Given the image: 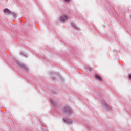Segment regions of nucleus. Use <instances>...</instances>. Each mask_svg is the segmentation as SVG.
Returning a JSON list of instances; mask_svg holds the SVG:
<instances>
[{
    "label": "nucleus",
    "mask_w": 131,
    "mask_h": 131,
    "mask_svg": "<svg viewBox=\"0 0 131 131\" xmlns=\"http://www.w3.org/2000/svg\"><path fill=\"white\" fill-rule=\"evenodd\" d=\"M68 16H66V15H64V16H62L60 17V21L61 22H64V21H66V20H68Z\"/></svg>",
    "instance_id": "obj_1"
},
{
    "label": "nucleus",
    "mask_w": 131,
    "mask_h": 131,
    "mask_svg": "<svg viewBox=\"0 0 131 131\" xmlns=\"http://www.w3.org/2000/svg\"><path fill=\"white\" fill-rule=\"evenodd\" d=\"M63 111L65 113H68L69 114L71 113V110L69 109L68 107H66L64 110Z\"/></svg>",
    "instance_id": "obj_2"
},
{
    "label": "nucleus",
    "mask_w": 131,
    "mask_h": 131,
    "mask_svg": "<svg viewBox=\"0 0 131 131\" xmlns=\"http://www.w3.org/2000/svg\"><path fill=\"white\" fill-rule=\"evenodd\" d=\"M95 78L97 80H99V81H102V77L101 76H99V75H96L95 76Z\"/></svg>",
    "instance_id": "obj_3"
},
{
    "label": "nucleus",
    "mask_w": 131,
    "mask_h": 131,
    "mask_svg": "<svg viewBox=\"0 0 131 131\" xmlns=\"http://www.w3.org/2000/svg\"><path fill=\"white\" fill-rule=\"evenodd\" d=\"M4 12L5 14H11V11L8 9H5Z\"/></svg>",
    "instance_id": "obj_4"
},
{
    "label": "nucleus",
    "mask_w": 131,
    "mask_h": 131,
    "mask_svg": "<svg viewBox=\"0 0 131 131\" xmlns=\"http://www.w3.org/2000/svg\"><path fill=\"white\" fill-rule=\"evenodd\" d=\"M20 66L23 69H24V70H28L27 67H26L25 65L21 64Z\"/></svg>",
    "instance_id": "obj_5"
},
{
    "label": "nucleus",
    "mask_w": 131,
    "mask_h": 131,
    "mask_svg": "<svg viewBox=\"0 0 131 131\" xmlns=\"http://www.w3.org/2000/svg\"><path fill=\"white\" fill-rule=\"evenodd\" d=\"M64 121L66 122H68V123H70V122H72L71 121H69V120H68V119H64Z\"/></svg>",
    "instance_id": "obj_6"
},
{
    "label": "nucleus",
    "mask_w": 131,
    "mask_h": 131,
    "mask_svg": "<svg viewBox=\"0 0 131 131\" xmlns=\"http://www.w3.org/2000/svg\"><path fill=\"white\" fill-rule=\"evenodd\" d=\"M88 70L89 71H91V70H92V68H88Z\"/></svg>",
    "instance_id": "obj_7"
},
{
    "label": "nucleus",
    "mask_w": 131,
    "mask_h": 131,
    "mask_svg": "<svg viewBox=\"0 0 131 131\" xmlns=\"http://www.w3.org/2000/svg\"><path fill=\"white\" fill-rule=\"evenodd\" d=\"M129 78L130 79H131V75H130L129 76Z\"/></svg>",
    "instance_id": "obj_8"
},
{
    "label": "nucleus",
    "mask_w": 131,
    "mask_h": 131,
    "mask_svg": "<svg viewBox=\"0 0 131 131\" xmlns=\"http://www.w3.org/2000/svg\"><path fill=\"white\" fill-rule=\"evenodd\" d=\"M70 0H66V2H69Z\"/></svg>",
    "instance_id": "obj_9"
}]
</instances>
